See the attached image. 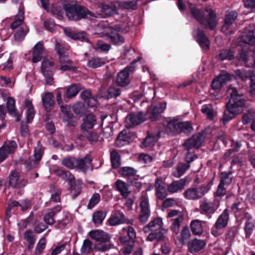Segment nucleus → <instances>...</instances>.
<instances>
[{"instance_id":"obj_34","label":"nucleus","mask_w":255,"mask_h":255,"mask_svg":"<svg viewBox=\"0 0 255 255\" xmlns=\"http://www.w3.org/2000/svg\"><path fill=\"white\" fill-rule=\"evenodd\" d=\"M119 86L115 84L111 85L107 89V92L103 96V97L109 99L112 98H116L121 94V88Z\"/></svg>"},{"instance_id":"obj_10","label":"nucleus","mask_w":255,"mask_h":255,"mask_svg":"<svg viewBox=\"0 0 255 255\" xmlns=\"http://www.w3.org/2000/svg\"><path fill=\"white\" fill-rule=\"evenodd\" d=\"M165 109L166 103H157L151 105L145 112L148 120L152 122L156 121Z\"/></svg>"},{"instance_id":"obj_47","label":"nucleus","mask_w":255,"mask_h":255,"mask_svg":"<svg viewBox=\"0 0 255 255\" xmlns=\"http://www.w3.org/2000/svg\"><path fill=\"white\" fill-rule=\"evenodd\" d=\"M218 57L222 61L231 60L234 58V52L230 49H223L219 54Z\"/></svg>"},{"instance_id":"obj_23","label":"nucleus","mask_w":255,"mask_h":255,"mask_svg":"<svg viewBox=\"0 0 255 255\" xmlns=\"http://www.w3.org/2000/svg\"><path fill=\"white\" fill-rule=\"evenodd\" d=\"M217 208H215L214 204L212 202L203 201L199 206L200 213L202 215L209 216L213 214Z\"/></svg>"},{"instance_id":"obj_18","label":"nucleus","mask_w":255,"mask_h":255,"mask_svg":"<svg viewBox=\"0 0 255 255\" xmlns=\"http://www.w3.org/2000/svg\"><path fill=\"white\" fill-rule=\"evenodd\" d=\"M100 14L103 17H109L113 15L117 11V7L115 2L109 3H101L99 4Z\"/></svg>"},{"instance_id":"obj_54","label":"nucleus","mask_w":255,"mask_h":255,"mask_svg":"<svg viewBox=\"0 0 255 255\" xmlns=\"http://www.w3.org/2000/svg\"><path fill=\"white\" fill-rule=\"evenodd\" d=\"M181 239L183 245L185 244L187 242H188L189 239L191 237V233L189 228L186 226L183 227L181 232Z\"/></svg>"},{"instance_id":"obj_17","label":"nucleus","mask_w":255,"mask_h":255,"mask_svg":"<svg viewBox=\"0 0 255 255\" xmlns=\"http://www.w3.org/2000/svg\"><path fill=\"white\" fill-rule=\"evenodd\" d=\"M238 17V13L235 11H231L226 13L225 16L224 22L221 27V31L229 35L233 33V31L228 30L231 27Z\"/></svg>"},{"instance_id":"obj_12","label":"nucleus","mask_w":255,"mask_h":255,"mask_svg":"<svg viewBox=\"0 0 255 255\" xmlns=\"http://www.w3.org/2000/svg\"><path fill=\"white\" fill-rule=\"evenodd\" d=\"M193 36L203 51L206 52L210 49V40L203 30L197 28L193 32Z\"/></svg>"},{"instance_id":"obj_58","label":"nucleus","mask_w":255,"mask_h":255,"mask_svg":"<svg viewBox=\"0 0 255 255\" xmlns=\"http://www.w3.org/2000/svg\"><path fill=\"white\" fill-rule=\"evenodd\" d=\"M100 201V195L99 193H94L90 198L87 208L91 209L95 207Z\"/></svg>"},{"instance_id":"obj_55","label":"nucleus","mask_w":255,"mask_h":255,"mask_svg":"<svg viewBox=\"0 0 255 255\" xmlns=\"http://www.w3.org/2000/svg\"><path fill=\"white\" fill-rule=\"evenodd\" d=\"M44 148L40 144V141H38L36 147L34 149V158L36 161L41 160L44 153Z\"/></svg>"},{"instance_id":"obj_43","label":"nucleus","mask_w":255,"mask_h":255,"mask_svg":"<svg viewBox=\"0 0 255 255\" xmlns=\"http://www.w3.org/2000/svg\"><path fill=\"white\" fill-rule=\"evenodd\" d=\"M79 91L77 84H72L68 86L64 94V98L71 99L76 96Z\"/></svg>"},{"instance_id":"obj_52","label":"nucleus","mask_w":255,"mask_h":255,"mask_svg":"<svg viewBox=\"0 0 255 255\" xmlns=\"http://www.w3.org/2000/svg\"><path fill=\"white\" fill-rule=\"evenodd\" d=\"M92 242L89 239H86L83 241L80 252L82 254L87 255L92 252Z\"/></svg>"},{"instance_id":"obj_44","label":"nucleus","mask_w":255,"mask_h":255,"mask_svg":"<svg viewBox=\"0 0 255 255\" xmlns=\"http://www.w3.org/2000/svg\"><path fill=\"white\" fill-rule=\"evenodd\" d=\"M137 171L131 167L124 166L120 167L119 173L123 177L134 176L136 174Z\"/></svg>"},{"instance_id":"obj_53","label":"nucleus","mask_w":255,"mask_h":255,"mask_svg":"<svg viewBox=\"0 0 255 255\" xmlns=\"http://www.w3.org/2000/svg\"><path fill=\"white\" fill-rule=\"evenodd\" d=\"M46 240L45 237L41 238L37 243L34 251L35 255H40L46 247Z\"/></svg>"},{"instance_id":"obj_59","label":"nucleus","mask_w":255,"mask_h":255,"mask_svg":"<svg viewBox=\"0 0 255 255\" xmlns=\"http://www.w3.org/2000/svg\"><path fill=\"white\" fill-rule=\"evenodd\" d=\"M190 167V165L185 163H180L178 164L177 166V171L178 177H181L183 175L187 170H188Z\"/></svg>"},{"instance_id":"obj_37","label":"nucleus","mask_w":255,"mask_h":255,"mask_svg":"<svg viewBox=\"0 0 255 255\" xmlns=\"http://www.w3.org/2000/svg\"><path fill=\"white\" fill-rule=\"evenodd\" d=\"M25 106L27 109L26 112V122L31 123L34 117L35 112L32 102L28 99L25 100Z\"/></svg>"},{"instance_id":"obj_46","label":"nucleus","mask_w":255,"mask_h":255,"mask_svg":"<svg viewBox=\"0 0 255 255\" xmlns=\"http://www.w3.org/2000/svg\"><path fill=\"white\" fill-rule=\"evenodd\" d=\"M105 64V60L103 58L94 57L88 60L87 65L90 68H96L104 65Z\"/></svg>"},{"instance_id":"obj_45","label":"nucleus","mask_w":255,"mask_h":255,"mask_svg":"<svg viewBox=\"0 0 255 255\" xmlns=\"http://www.w3.org/2000/svg\"><path fill=\"white\" fill-rule=\"evenodd\" d=\"M106 216V214L103 211L95 212L92 216V221L94 224L98 226L101 225Z\"/></svg>"},{"instance_id":"obj_51","label":"nucleus","mask_w":255,"mask_h":255,"mask_svg":"<svg viewBox=\"0 0 255 255\" xmlns=\"http://www.w3.org/2000/svg\"><path fill=\"white\" fill-rule=\"evenodd\" d=\"M232 174V172H222L220 174V183L224 185H229L232 181L233 178L230 177Z\"/></svg>"},{"instance_id":"obj_33","label":"nucleus","mask_w":255,"mask_h":255,"mask_svg":"<svg viewBox=\"0 0 255 255\" xmlns=\"http://www.w3.org/2000/svg\"><path fill=\"white\" fill-rule=\"evenodd\" d=\"M115 186L116 189L120 192L124 198H127L130 194L128 190L129 186L125 182L119 179L116 181Z\"/></svg>"},{"instance_id":"obj_50","label":"nucleus","mask_w":255,"mask_h":255,"mask_svg":"<svg viewBox=\"0 0 255 255\" xmlns=\"http://www.w3.org/2000/svg\"><path fill=\"white\" fill-rule=\"evenodd\" d=\"M157 140V138L155 135H151L148 134V135L143 139L142 142L143 146L146 148H151Z\"/></svg>"},{"instance_id":"obj_26","label":"nucleus","mask_w":255,"mask_h":255,"mask_svg":"<svg viewBox=\"0 0 255 255\" xmlns=\"http://www.w3.org/2000/svg\"><path fill=\"white\" fill-rule=\"evenodd\" d=\"M92 158L89 155H86L80 159L76 158L75 168L86 172L88 168V165L91 164Z\"/></svg>"},{"instance_id":"obj_64","label":"nucleus","mask_w":255,"mask_h":255,"mask_svg":"<svg viewBox=\"0 0 255 255\" xmlns=\"http://www.w3.org/2000/svg\"><path fill=\"white\" fill-rule=\"evenodd\" d=\"M239 61L244 62L245 64H247V66H249L248 64L249 60V54L247 51L242 50L239 52V54L237 56Z\"/></svg>"},{"instance_id":"obj_42","label":"nucleus","mask_w":255,"mask_h":255,"mask_svg":"<svg viewBox=\"0 0 255 255\" xmlns=\"http://www.w3.org/2000/svg\"><path fill=\"white\" fill-rule=\"evenodd\" d=\"M24 19V12L23 9H19L18 14L15 16L14 21L10 24V28L15 29L21 25Z\"/></svg>"},{"instance_id":"obj_1","label":"nucleus","mask_w":255,"mask_h":255,"mask_svg":"<svg viewBox=\"0 0 255 255\" xmlns=\"http://www.w3.org/2000/svg\"><path fill=\"white\" fill-rule=\"evenodd\" d=\"M241 114L242 122L244 125L249 124L255 119V109L250 107L247 100L243 98V95L239 94L238 90L234 88L232 90L229 101L226 103L223 115L220 121L225 126Z\"/></svg>"},{"instance_id":"obj_49","label":"nucleus","mask_w":255,"mask_h":255,"mask_svg":"<svg viewBox=\"0 0 255 255\" xmlns=\"http://www.w3.org/2000/svg\"><path fill=\"white\" fill-rule=\"evenodd\" d=\"M85 137L91 143L93 144L98 141L99 135L97 132L89 130H82Z\"/></svg>"},{"instance_id":"obj_40","label":"nucleus","mask_w":255,"mask_h":255,"mask_svg":"<svg viewBox=\"0 0 255 255\" xmlns=\"http://www.w3.org/2000/svg\"><path fill=\"white\" fill-rule=\"evenodd\" d=\"M240 40L250 45L255 44V31H250L248 33H244L240 37Z\"/></svg>"},{"instance_id":"obj_9","label":"nucleus","mask_w":255,"mask_h":255,"mask_svg":"<svg viewBox=\"0 0 255 255\" xmlns=\"http://www.w3.org/2000/svg\"><path fill=\"white\" fill-rule=\"evenodd\" d=\"M8 179V186L14 189L22 188L27 183V180L23 178H21L19 172L15 170L10 171Z\"/></svg>"},{"instance_id":"obj_57","label":"nucleus","mask_w":255,"mask_h":255,"mask_svg":"<svg viewBox=\"0 0 255 255\" xmlns=\"http://www.w3.org/2000/svg\"><path fill=\"white\" fill-rule=\"evenodd\" d=\"M254 229V224L253 222L247 220L245 223L244 230L245 232L246 238L248 239L252 234Z\"/></svg>"},{"instance_id":"obj_31","label":"nucleus","mask_w":255,"mask_h":255,"mask_svg":"<svg viewBox=\"0 0 255 255\" xmlns=\"http://www.w3.org/2000/svg\"><path fill=\"white\" fill-rule=\"evenodd\" d=\"M42 105L46 112H49L53 108L55 102L54 97L51 93H46L42 98Z\"/></svg>"},{"instance_id":"obj_14","label":"nucleus","mask_w":255,"mask_h":255,"mask_svg":"<svg viewBox=\"0 0 255 255\" xmlns=\"http://www.w3.org/2000/svg\"><path fill=\"white\" fill-rule=\"evenodd\" d=\"M166 126V132L173 135L179 134L181 121L176 117H167L165 120Z\"/></svg>"},{"instance_id":"obj_35","label":"nucleus","mask_w":255,"mask_h":255,"mask_svg":"<svg viewBox=\"0 0 255 255\" xmlns=\"http://www.w3.org/2000/svg\"><path fill=\"white\" fill-rule=\"evenodd\" d=\"M23 237L28 243L26 249L28 251H31L34 247L35 243V236L31 230H26L23 234Z\"/></svg>"},{"instance_id":"obj_11","label":"nucleus","mask_w":255,"mask_h":255,"mask_svg":"<svg viewBox=\"0 0 255 255\" xmlns=\"http://www.w3.org/2000/svg\"><path fill=\"white\" fill-rule=\"evenodd\" d=\"M62 94L60 91H58L56 94V100L58 104L60 107L61 111L64 114L63 121L67 123L69 126H74L75 122L73 121V114L70 111V108L67 105H62L61 98Z\"/></svg>"},{"instance_id":"obj_25","label":"nucleus","mask_w":255,"mask_h":255,"mask_svg":"<svg viewBox=\"0 0 255 255\" xmlns=\"http://www.w3.org/2000/svg\"><path fill=\"white\" fill-rule=\"evenodd\" d=\"M80 96L81 99L84 101L89 107H94L96 106L97 101L92 94L90 90H86L81 93Z\"/></svg>"},{"instance_id":"obj_19","label":"nucleus","mask_w":255,"mask_h":255,"mask_svg":"<svg viewBox=\"0 0 255 255\" xmlns=\"http://www.w3.org/2000/svg\"><path fill=\"white\" fill-rule=\"evenodd\" d=\"M206 245L204 240L195 238L188 242V251L192 254L199 252Z\"/></svg>"},{"instance_id":"obj_27","label":"nucleus","mask_w":255,"mask_h":255,"mask_svg":"<svg viewBox=\"0 0 255 255\" xmlns=\"http://www.w3.org/2000/svg\"><path fill=\"white\" fill-rule=\"evenodd\" d=\"M152 232L147 236L146 241L152 242L155 240L159 242L163 240L166 230L162 227L153 229Z\"/></svg>"},{"instance_id":"obj_5","label":"nucleus","mask_w":255,"mask_h":255,"mask_svg":"<svg viewBox=\"0 0 255 255\" xmlns=\"http://www.w3.org/2000/svg\"><path fill=\"white\" fill-rule=\"evenodd\" d=\"M129 31V27L126 26L125 28H123L120 25H116L112 27L111 31L110 32L107 33L106 36L107 39L109 40L113 44L115 45H121L124 43L125 38L124 36L121 35L119 33L120 32L127 33Z\"/></svg>"},{"instance_id":"obj_62","label":"nucleus","mask_w":255,"mask_h":255,"mask_svg":"<svg viewBox=\"0 0 255 255\" xmlns=\"http://www.w3.org/2000/svg\"><path fill=\"white\" fill-rule=\"evenodd\" d=\"M139 207L140 211H150L148 198L145 196H142L141 197Z\"/></svg>"},{"instance_id":"obj_29","label":"nucleus","mask_w":255,"mask_h":255,"mask_svg":"<svg viewBox=\"0 0 255 255\" xmlns=\"http://www.w3.org/2000/svg\"><path fill=\"white\" fill-rule=\"evenodd\" d=\"M186 180L185 178L173 181L167 186V190L170 193H174L182 190L186 184Z\"/></svg>"},{"instance_id":"obj_36","label":"nucleus","mask_w":255,"mask_h":255,"mask_svg":"<svg viewBox=\"0 0 255 255\" xmlns=\"http://www.w3.org/2000/svg\"><path fill=\"white\" fill-rule=\"evenodd\" d=\"M110 161L113 168L117 169L120 167L121 165V156L117 150L113 149L111 151Z\"/></svg>"},{"instance_id":"obj_8","label":"nucleus","mask_w":255,"mask_h":255,"mask_svg":"<svg viewBox=\"0 0 255 255\" xmlns=\"http://www.w3.org/2000/svg\"><path fill=\"white\" fill-rule=\"evenodd\" d=\"M139 59V57L134 59L129 65L127 66L123 70L118 73L116 80L117 85L125 87L129 84V73L134 70L135 68V65Z\"/></svg>"},{"instance_id":"obj_7","label":"nucleus","mask_w":255,"mask_h":255,"mask_svg":"<svg viewBox=\"0 0 255 255\" xmlns=\"http://www.w3.org/2000/svg\"><path fill=\"white\" fill-rule=\"evenodd\" d=\"M89 235L91 239L98 243L97 248L98 250L105 252L110 249V238L105 232L102 230H93L90 231Z\"/></svg>"},{"instance_id":"obj_30","label":"nucleus","mask_w":255,"mask_h":255,"mask_svg":"<svg viewBox=\"0 0 255 255\" xmlns=\"http://www.w3.org/2000/svg\"><path fill=\"white\" fill-rule=\"evenodd\" d=\"M43 44L41 41L37 42L34 46L32 52V59L33 63H37L41 61L43 53Z\"/></svg>"},{"instance_id":"obj_13","label":"nucleus","mask_w":255,"mask_h":255,"mask_svg":"<svg viewBox=\"0 0 255 255\" xmlns=\"http://www.w3.org/2000/svg\"><path fill=\"white\" fill-rule=\"evenodd\" d=\"M148 120L145 113L142 112H131L126 117L127 124L131 128L138 126Z\"/></svg>"},{"instance_id":"obj_32","label":"nucleus","mask_w":255,"mask_h":255,"mask_svg":"<svg viewBox=\"0 0 255 255\" xmlns=\"http://www.w3.org/2000/svg\"><path fill=\"white\" fill-rule=\"evenodd\" d=\"M130 137L127 134V131L122 130L121 131L115 141V144L118 147H122L128 144L130 141Z\"/></svg>"},{"instance_id":"obj_4","label":"nucleus","mask_w":255,"mask_h":255,"mask_svg":"<svg viewBox=\"0 0 255 255\" xmlns=\"http://www.w3.org/2000/svg\"><path fill=\"white\" fill-rule=\"evenodd\" d=\"M123 232H126L127 236H123L120 237L119 240L124 246L123 253L125 255L130 254L134 246L135 239L136 238V232L134 229L130 226L127 228H123Z\"/></svg>"},{"instance_id":"obj_2","label":"nucleus","mask_w":255,"mask_h":255,"mask_svg":"<svg viewBox=\"0 0 255 255\" xmlns=\"http://www.w3.org/2000/svg\"><path fill=\"white\" fill-rule=\"evenodd\" d=\"M192 16L197 20L205 29L213 30L216 27L218 21L216 12L211 8H206L205 11L208 15L205 16L204 11L196 7H192L190 9Z\"/></svg>"},{"instance_id":"obj_61","label":"nucleus","mask_w":255,"mask_h":255,"mask_svg":"<svg viewBox=\"0 0 255 255\" xmlns=\"http://www.w3.org/2000/svg\"><path fill=\"white\" fill-rule=\"evenodd\" d=\"M76 158H64L62 160V165L70 168H75Z\"/></svg>"},{"instance_id":"obj_28","label":"nucleus","mask_w":255,"mask_h":255,"mask_svg":"<svg viewBox=\"0 0 255 255\" xmlns=\"http://www.w3.org/2000/svg\"><path fill=\"white\" fill-rule=\"evenodd\" d=\"M83 123L81 125L82 130H88L93 128L96 124V118L94 115L89 114L84 117L83 119Z\"/></svg>"},{"instance_id":"obj_21","label":"nucleus","mask_w":255,"mask_h":255,"mask_svg":"<svg viewBox=\"0 0 255 255\" xmlns=\"http://www.w3.org/2000/svg\"><path fill=\"white\" fill-rule=\"evenodd\" d=\"M126 221V218L123 212L116 210L112 213L108 222L110 226H115L123 224Z\"/></svg>"},{"instance_id":"obj_20","label":"nucleus","mask_w":255,"mask_h":255,"mask_svg":"<svg viewBox=\"0 0 255 255\" xmlns=\"http://www.w3.org/2000/svg\"><path fill=\"white\" fill-rule=\"evenodd\" d=\"M230 214L227 209H225L219 216L214 227L217 230H222L226 228L229 221Z\"/></svg>"},{"instance_id":"obj_60","label":"nucleus","mask_w":255,"mask_h":255,"mask_svg":"<svg viewBox=\"0 0 255 255\" xmlns=\"http://www.w3.org/2000/svg\"><path fill=\"white\" fill-rule=\"evenodd\" d=\"M54 66V62L48 59H44L41 63V69L42 71H52V68Z\"/></svg>"},{"instance_id":"obj_24","label":"nucleus","mask_w":255,"mask_h":255,"mask_svg":"<svg viewBox=\"0 0 255 255\" xmlns=\"http://www.w3.org/2000/svg\"><path fill=\"white\" fill-rule=\"evenodd\" d=\"M6 109L8 114L16 118V121L19 122L21 119V116L18 114L15 108V101L12 97H8L6 102Z\"/></svg>"},{"instance_id":"obj_22","label":"nucleus","mask_w":255,"mask_h":255,"mask_svg":"<svg viewBox=\"0 0 255 255\" xmlns=\"http://www.w3.org/2000/svg\"><path fill=\"white\" fill-rule=\"evenodd\" d=\"M155 195L157 199L163 200L168 195V190L163 185L162 179L160 177L156 179L155 181Z\"/></svg>"},{"instance_id":"obj_38","label":"nucleus","mask_w":255,"mask_h":255,"mask_svg":"<svg viewBox=\"0 0 255 255\" xmlns=\"http://www.w3.org/2000/svg\"><path fill=\"white\" fill-rule=\"evenodd\" d=\"M163 222L162 218L156 217L153 219L145 227L143 230L145 232H147L146 229L152 231L153 229H158L163 227Z\"/></svg>"},{"instance_id":"obj_15","label":"nucleus","mask_w":255,"mask_h":255,"mask_svg":"<svg viewBox=\"0 0 255 255\" xmlns=\"http://www.w3.org/2000/svg\"><path fill=\"white\" fill-rule=\"evenodd\" d=\"M202 137L203 135L201 133L193 135L185 141L183 146L187 151H190L193 148L198 149L202 145Z\"/></svg>"},{"instance_id":"obj_41","label":"nucleus","mask_w":255,"mask_h":255,"mask_svg":"<svg viewBox=\"0 0 255 255\" xmlns=\"http://www.w3.org/2000/svg\"><path fill=\"white\" fill-rule=\"evenodd\" d=\"M193 130L191 123L189 121L181 122L179 134L183 133L189 136Z\"/></svg>"},{"instance_id":"obj_39","label":"nucleus","mask_w":255,"mask_h":255,"mask_svg":"<svg viewBox=\"0 0 255 255\" xmlns=\"http://www.w3.org/2000/svg\"><path fill=\"white\" fill-rule=\"evenodd\" d=\"M190 227L193 235L200 236L202 234L203 226L200 220H195L192 221Z\"/></svg>"},{"instance_id":"obj_6","label":"nucleus","mask_w":255,"mask_h":255,"mask_svg":"<svg viewBox=\"0 0 255 255\" xmlns=\"http://www.w3.org/2000/svg\"><path fill=\"white\" fill-rule=\"evenodd\" d=\"M212 185L211 181L206 185H202L199 187H191L185 191L184 197L188 200H196L201 198L210 190Z\"/></svg>"},{"instance_id":"obj_3","label":"nucleus","mask_w":255,"mask_h":255,"mask_svg":"<svg viewBox=\"0 0 255 255\" xmlns=\"http://www.w3.org/2000/svg\"><path fill=\"white\" fill-rule=\"evenodd\" d=\"M62 5L70 20L79 21L86 18L88 15H91V12L87 7L78 4L64 2Z\"/></svg>"},{"instance_id":"obj_48","label":"nucleus","mask_w":255,"mask_h":255,"mask_svg":"<svg viewBox=\"0 0 255 255\" xmlns=\"http://www.w3.org/2000/svg\"><path fill=\"white\" fill-rule=\"evenodd\" d=\"M117 4L122 8L125 9H135L137 5L136 1L133 0H121L116 1Z\"/></svg>"},{"instance_id":"obj_56","label":"nucleus","mask_w":255,"mask_h":255,"mask_svg":"<svg viewBox=\"0 0 255 255\" xmlns=\"http://www.w3.org/2000/svg\"><path fill=\"white\" fill-rule=\"evenodd\" d=\"M201 112L203 114L207 115V118L210 120L214 119V110L211 105H204L202 107Z\"/></svg>"},{"instance_id":"obj_63","label":"nucleus","mask_w":255,"mask_h":255,"mask_svg":"<svg viewBox=\"0 0 255 255\" xmlns=\"http://www.w3.org/2000/svg\"><path fill=\"white\" fill-rule=\"evenodd\" d=\"M225 185L219 184L216 192L215 194V197L217 198V200L219 201L221 198L226 194V189Z\"/></svg>"},{"instance_id":"obj_16","label":"nucleus","mask_w":255,"mask_h":255,"mask_svg":"<svg viewBox=\"0 0 255 255\" xmlns=\"http://www.w3.org/2000/svg\"><path fill=\"white\" fill-rule=\"evenodd\" d=\"M17 147V143L14 140H11L7 144H3L0 147V162H3L10 154L13 153Z\"/></svg>"}]
</instances>
